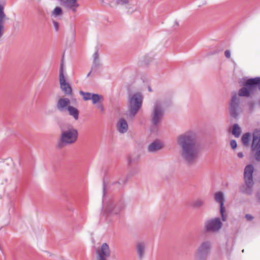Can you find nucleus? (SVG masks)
<instances>
[{
	"label": "nucleus",
	"instance_id": "nucleus-1",
	"mask_svg": "<svg viewBox=\"0 0 260 260\" xmlns=\"http://www.w3.org/2000/svg\"><path fill=\"white\" fill-rule=\"evenodd\" d=\"M177 143L181 159L189 165L196 163L200 155L196 134L193 131L186 132L178 136Z\"/></svg>",
	"mask_w": 260,
	"mask_h": 260
},
{
	"label": "nucleus",
	"instance_id": "nucleus-2",
	"mask_svg": "<svg viewBox=\"0 0 260 260\" xmlns=\"http://www.w3.org/2000/svg\"><path fill=\"white\" fill-rule=\"evenodd\" d=\"M78 138V132L73 126L69 125L61 128V135L57 147L61 149L66 145L73 144Z\"/></svg>",
	"mask_w": 260,
	"mask_h": 260
},
{
	"label": "nucleus",
	"instance_id": "nucleus-3",
	"mask_svg": "<svg viewBox=\"0 0 260 260\" xmlns=\"http://www.w3.org/2000/svg\"><path fill=\"white\" fill-rule=\"evenodd\" d=\"M165 115V109L162 102L159 100H156L152 107L150 115V121L153 126L157 127L161 123Z\"/></svg>",
	"mask_w": 260,
	"mask_h": 260
},
{
	"label": "nucleus",
	"instance_id": "nucleus-4",
	"mask_svg": "<svg viewBox=\"0 0 260 260\" xmlns=\"http://www.w3.org/2000/svg\"><path fill=\"white\" fill-rule=\"evenodd\" d=\"M128 100L129 116L134 117L142 107L143 96L141 92H137L130 94Z\"/></svg>",
	"mask_w": 260,
	"mask_h": 260
},
{
	"label": "nucleus",
	"instance_id": "nucleus-5",
	"mask_svg": "<svg viewBox=\"0 0 260 260\" xmlns=\"http://www.w3.org/2000/svg\"><path fill=\"white\" fill-rule=\"evenodd\" d=\"M127 176L124 179H120L118 181H110L109 183H106L105 179L103 180V195L107 194L114 193L120 190L123 184L128 180Z\"/></svg>",
	"mask_w": 260,
	"mask_h": 260
},
{
	"label": "nucleus",
	"instance_id": "nucleus-6",
	"mask_svg": "<svg viewBox=\"0 0 260 260\" xmlns=\"http://www.w3.org/2000/svg\"><path fill=\"white\" fill-rule=\"evenodd\" d=\"M251 152L255 160L260 161V129H255L252 133Z\"/></svg>",
	"mask_w": 260,
	"mask_h": 260
},
{
	"label": "nucleus",
	"instance_id": "nucleus-7",
	"mask_svg": "<svg viewBox=\"0 0 260 260\" xmlns=\"http://www.w3.org/2000/svg\"><path fill=\"white\" fill-rule=\"evenodd\" d=\"M240 95L234 93L232 95L230 102L229 112L231 116L235 118L238 117L242 112V109L240 105Z\"/></svg>",
	"mask_w": 260,
	"mask_h": 260
},
{
	"label": "nucleus",
	"instance_id": "nucleus-8",
	"mask_svg": "<svg viewBox=\"0 0 260 260\" xmlns=\"http://www.w3.org/2000/svg\"><path fill=\"white\" fill-rule=\"evenodd\" d=\"M211 244L208 241L202 242L194 255L195 260H207L210 253Z\"/></svg>",
	"mask_w": 260,
	"mask_h": 260
},
{
	"label": "nucleus",
	"instance_id": "nucleus-9",
	"mask_svg": "<svg viewBox=\"0 0 260 260\" xmlns=\"http://www.w3.org/2000/svg\"><path fill=\"white\" fill-rule=\"evenodd\" d=\"M95 255V260H108L111 256V250L107 243H103L101 247L96 250Z\"/></svg>",
	"mask_w": 260,
	"mask_h": 260
},
{
	"label": "nucleus",
	"instance_id": "nucleus-10",
	"mask_svg": "<svg viewBox=\"0 0 260 260\" xmlns=\"http://www.w3.org/2000/svg\"><path fill=\"white\" fill-rule=\"evenodd\" d=\"M222 223L219 218H215L207 221L205 228L208 232H216L221 229Z\"/></svg>",
	"mask_w": 260,
	"mask_h": 260
},
{
	"label": "nucleus",
	"instance_id": "nucleus-11",
	"mask_svg": "<svg viewBox=\"0 0 260 260\" xmlns=\"http://www.w3.org/2000/svg\"><path fill=\"white\" fill-rule=\"evenodd\" d=\"M136 250L138 258L142 260L146 254L147 250V243L144 241H138L136 244Z\"/></svg>",
	"mask_w": 260,
	"mask_h": 260
},
{
	"label": "nucleus",
	"instance_id": "nucleus-12",
	"mask_svg": "<svg viewBox=\"0 0 260 260\" xmlns=\"http://www.w3.org/2000/svg\"><path fill=\"white\" fill-rule=\"evenodd\" d=\"M253 171L254 167L252 165H248L245 167L244 171V181L247 182V183L249 184H250L251 182H253Z\"/></svg>",
	"mask_w": 260,
	"mask_h": 260
},
{
	"label": "nucleus",
	"instance_id": "nucleus-13",
	"mask_svg": "<svg viewBox=\"0 0 260 260\" xmlns=\"http://www.w3.org/2000/svg\"><path fill=\"white\" fill-rule=\"evenodd\" d=\"M9 18L7 16L4 12V8L0 5V39L3 36L5 31V24Z\"/></svg>",
	"mask_w": 260,
	"mask_h": 260
},
{
	"label": "nucleus",
	"instance_id": "nucleus-14",
	"mask_svg": "<svg viewBox=\"0 0 260 260\" xmlns=\"http://www.w3.org/2000/svg\"><path fill=\"white\" fill-rule=\"evenodd\" d=\"M164 147V144L161 141L156 140L150 143L148 146V151L149 152H155L160 149Z\"/></svg>",
	"mask_w": 260,
	"mask_h": 260
},
{
	"label": "nucleus",
	"instance_id": "nucleus-15",
	"mask_svg": "<svg viewBox=\"0 0 260 260\" xmlns=\"http://www.w3.org/2000/svg\"><path fill=\"white\" fill-rule=\"evenodd\" d=\"M70 101L68 98L60 99L56 104L57 109L60 112H64L68 109V107L70 106Z\"/></svg>",
	"mask_w": 260,
	"mask_h": 260
},
{
	"label": "nucleus",
	"instance_id": "nucleus-16",
	"mask_svg": "<svg viewBox=\"0 0 260 260\" xmlns=\"http://www.w3.org/2000/svg\"><path fill=\"white\" fill-rule=\"evenodd\" d=\"M60 88L62 91L67 95L72 93V89L70 85L66 81L65 78L59 79Z\"/></svg>",
	"mask_w": 260,
	"mask_h": 260
},
{
	"label": "nucleus",
	"instance_id": "nucleus-17",
	"mask_svg": "<svg viewBox=\"0 0 260 260\" xmlns=\"http://www.w3.org/2000/svg\"><path fill=\"white\" fill-rule=\"evenodd\" d=\"M116 127L120 133H125L128 130L127 121L123 118H120L117 121Z\"/></svg>",
	"mask_w": 260,
	"mask_h": 260
},
{
	"label": "nucleus",
	"instance_id": "nucleus-18",
	"mask_svg": "<svg viewBox=\"0 0 260 260\" xmlns=\"http://www.w3.org/2000/svg\"><path fill=\"white\" fill-rule=\"evenodd\" d=\"M215 200L216 202L220 204V212L221 215L222 220L225 221L226 219V216L224 215V207L223 206L224 204V196H215Z\"/></svg>",
	"mask_w": 260,
	"mask_h": 260
},
{
	"label": "nucleus",
	"instance_id": "nucleus-19",
	"mask_svg": "<svg viewBox=\"0 0 260 260\" xmlns=\"http://www.w3.org/2000/svg\"><path fill=\"white\" fill-rule=\"evenodd\" d=\"M140 159V156L137 154L129 155L127 157V165L129 167H131L136 165Z\"/></svg>",
	"mask_w": 260,
	"mask_h": 260
},
{
	"label": "nucleus",
	"instance_id": "nucleus-20",
	"mask_svg": "<svg viewBox=\"0 0 260 260\" xmlns=\"http://www.w3.org/2000/svg\"><path fill=\"white\" fill-rule=\"evenodd\" d=\"M107 208L110 215L118 214L122 210L121 207L116 206L113 204L108 205Z\"/></svg>",
	"mask_w": 260,
	"mask_h": 260
},
{
	"label": "nucleus",
	"instance_id": "nucleus-21",
	"mask_svg": "<svg viewBox=\"0 0 260 260\" xmlns=\"http://www.w3.org/2000/svg\"><path fill=\"white\" fill-rule=\"evenodd\" d=\"M245 184L240 187V191L243 193L250 194L251 192L252 188L253 185V182L249 184L246 181H244Z\"/></svg>",
	"mask_w": 260,
	"mask_h": 260
},
{
	"label": "nucleus",
	"instance_id": "nucleus-22",
	"mask_svg": "<svg viewBox=\"0 0 260 260\" xmlns=\"http://www.w3.org/2000/svg\"><path fill=\"white\" fill-rule=\"evenodd\" d=\"M68 110L70 115L72 116L75 120H77L79 117V111L76 108L69 106L68 107Z\"/></svg>",
	"mask_w": 260,
	"mask_h": 260
},
{
	"label": "nucleus",
	"instance_id": "nucleus-23",
	"mask_svg": "<svg viewBox=\"0 0 260 260\" xmlns=\"http://www.w3.org/2000/svg\"><path fill=\"white\" fill-rule=\"evenodd\" d=\"M91 100L92 104L95 105L102 103L104 101V97L102 95L93 93Z\"/></svg>",
	"mask_w": 260,
	"mask_h": 260
},
{
	"label": "nucleus",
	"instance_id": "nucleus-24",
	"mask_svg": "<svg viewBox=\"0 0 260 260\" xmlns=\"http://www.w3.org/2000/svg\"><path fill=\"white\" fill-rule=\"evenodd\" d=\"M241 133V129L238 124H234L233 126L232 134L236 138H238Z\"/></svg>",
	"mask_w": 260,
	"mask_h": 260
},
{
	"label": "nucleus",
	"instance_id": "nucleus-25",
	"mask_svg": "<svg viewBox=\"0 0 260 260\" xmlns=\"http://www.w3.org/2000/svg\"><path fill=\"white\" fill-rule=\"evenodd\" d=\"M250 137L251 135L249 133H246L243 135L242 141L244 145L248 146L249 145Z\"/></svg>",
	"mask_w": 260,
	"mask_h": 260
},
{
	"label": "nucleus",
	"instance_id": "nucleus-26",
	"mask_svg": "<svg viewBox=\"0 0 260 260\" xmlns=\"http://www.w3.org/2000/svg\"><path fill=\"white\" fill-rule=\"evenodd\" d=\"M80 94L83 96V98L85 101L91 100L92 98V93L89 92H85L83 91H80Z\"/></svg>",
	"mask_w": 260,
	"mask_h": 260
},
{
	"label": "nucleus",
	"instance_id": "nucleus-27",
	"mask_svg": "<svg viewBox=\"0 0 260 260\" xmlns=\"http://www.w3.org/2000/svg\"><path fill=\"white\" fill-rule=\"evenodd\" d=\"M93 64L92 66L91 70H94L95 68H96L99 65H100L99 61L98 59V52H95L93 55Z\"/></svg>",
	"mask_w": 260,
	"mask_h": 260
},
{
	"label": "nucleus",
	"instance_id": "nucleus-28",
	"mask_svg": "<svg viewBox=\"0 0 260 260\" xmlns=\"http://www.w3.org/2000/svg\"><path fill=\"white\" fill-rule=\"evenodd\" d=\"M52 15L54 16H58L62 14V11L61 8L56 7L52 12Z\"/></svg>",
	"mask_w": 260,
	"mask_h": 260
},
{
	"label": "nucleus",
	"instance_id": "nucleus-29",
	"mask_svg": "<svg viewBox=\"0 0 260 260\" xmlns=\"http://www.w3.org/2000/svg\"><path fill=\"white\" fill-rule=\"evenodd\" d=\"M203 203V201L199 199L192 203V206L195 207H198L202 205Z\"/></svg>",
	"mask_w": 260,
	"mask_h": 260
},
{
	"label": "nucleus",
	"instance_id": "nucleus-30",
	"mask_svg": "<svg viewBox=\"0 0 260 260\" xmlns=\"http://www.w3.org/2000/svg\"><path fill=\"white\" fill-rule=\"evenodd\" d=\"M59 79L64 78V74H63V64L62 63L60 65L59 69Z\"/></svg>",
	"mask_w": 260,
	"mask_h": 260
},
{
	"label": "nucleus",
	"instance_id": "nucleus-31",
	"mask_svg": "<svg viewBox=\"0 0 260 260\" xmlns=\"http://www.w3.org/2000/svg\"><path fill=\"white\" fill-rule=\"evenodd\" d=\"M230 145L233 149H235L237 147V142L235 140H232L230 142Z\"/></svg>",
	"mask_w": 260,
	"mask_h": 260
},
{
	"label": "nucleus",
	"instance_id": "nucleus-32",
	"mask_svg": "<svg viewBox=\"0 0 260 260\" xmlns=\"http://www.w3.org/2000/svg\"><path fill=\"white\" fill-rule=\"evenodd\" d=\"M53 26L55 28V29L56 31H57L59 29V24L56 21H53Z\"/></svg>",
	"mask_w": 260,
	"mask_h": 260
},
{
	"label": "nucleus",
	"instance_id": "nucleus-33",
	"mask_svg": "<svg viewBox=\"0 0 260 260\" xmlns=\"http://www.w3.org/2000/svg\"><path fill=\"white\" fill-rule=\"evenodd\" d=\"M97 107L102 112H103L105 110L104 106L101 103L97 104Z\"/></svg>",
	"mask_w": 260,
	"mask_h": 260
},
{
	"label": "nucleus",
	"instance_id": "nucleus-34",
	"mask_svg": "<svg viewBox=\"0 0 260 260\" xmlns=\"http://www.w3.org/2000/svg\"><path fill=\"white\" fill-rule=\"evenodd\" d=\"M224 54L226 57L229 58L231 57V51L229 50H226Z\"/></svg>",
	"mask_w": 260,
	"mask_h": 260
},
{
	"label": "nucleus",
	"instance_id": "nucleus-35",
	"mask_svg": "<svg viewBox=\"0 0 260 260\" xmlns=\"http://www.w3.org/2000/svg\"><path fill=\"white\" fill-rule=\"evenodd\" d=\"M245 218L248 221H250L253 219V217L250 214H246Z\"/></svg>",
	"mask_w": 260,
	"mask_h": 260
},
{
	"label": "nucleus",
	"instance_id": "nucleus-36",
	"mask_svg": "<svg viewBox=\"0 0 260 260\" xmlns=\"http://www.w3.org/2000/svg\"><path fill=\"white\" fill-rule=\"evenodd\" d=\"M109 196H103V206H106V200L107 199V198L109 197Z\"/></svg>",
	"mask_w": 260,
	"mask_h": 260
},
{
	"label": "nucleus",
	"instance_id": "nucleus-37",
	"mask_svg": "<svg viewBox=\"0 0 260 260\" xmlns=\"http://www.w3.org/2000/svg\"><path fill=\"white\" fill-rule=\"evenodd\" d=\"M237 156L239 158H242L243 157V154L242 152H240L238 153Z\"/></svg>",
	"mask_w": 260,
	"mask_h": 260
},
{
	"label": "nucleus",
	"instance_id": "nucleus-38",
	"mask_svg": "<svg viewBox=\"0 0 260 260\" xmlns=\"http://www.w3.org/2000/svg\"><path fill=\"white\" fill-rule=\"evenodd\" d=\"M214 195H218V196L223 195V193L222 192H218L216 193Z\"/></svg>",
	"mask_w": 260,
	"mask_h": 260
},
{
	"label": "nucleus",
	"instance_id": "nucleus-39",
	"mask_svg": "<svg viewBox=\"0 0 260 260\" xmlns=\"http://www.w3.org/2000/svg\"><path fill=\"white\" fill-rule=\"evenodd\" d=\"M91 73V71H90V72L88 74V75H87V77H89V75H90Z\"/></svg>",
	"mask_w": 260,
	"mask_h": 260
},
{
	"label": "nucleus",
	"instance_id": "nucleus-40",
	"mask_svg": "<svg viewBox=\"0 0 260 260\" xmlns=\"http://www.w3.org/2000/svg\"><path fill=\"white\" fill-rule=\"evenodd\" d=\"M124 3H127V1H124Z\"/></svg>",
	"mask_w": 260,
	"mask_h": 260
}]
</instances>
